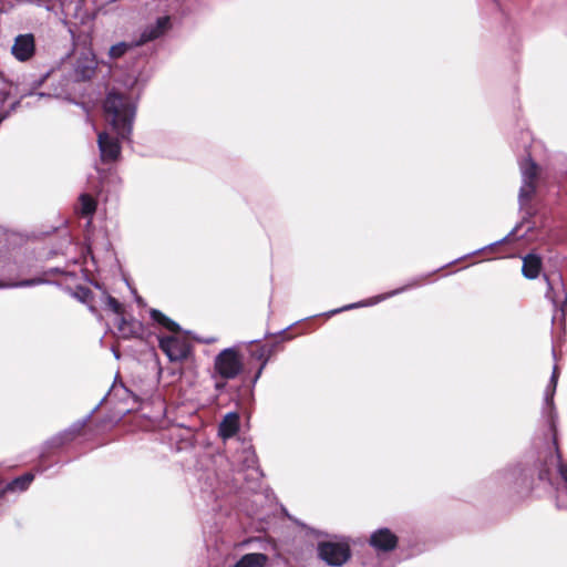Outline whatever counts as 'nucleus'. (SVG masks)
<instances>
[{"label": "nucleus", "mask_w": 567, "mask_h": 567, "mask_svg": "<svg viewBox=\"0 0 567 567\" xmlns=\"http://www.w3.org/2000/svg\"><path fill=\"white\" fill-rule=\"evenodd\" d=\"M109 308L116 315L122 312V305L112 296H107L106 298Z\"/></svg>", "instance_id": "obj_24"}, {"label": "nucleus", "mask_w": 567, "mask_h": 567, "mask_svg": "<svg viewBox=\"0 0 567 567\" xmlns=\"http://www.w3.org/2000/svg\"><path fill=\"white\" fill-rule=\"evenodd\" d=\"M35 52V40L32 33L19 34L16 37L11 48L12 55L21 62L30 60Z\"/></svg>", "instance_id": "obj_8"}, {"label": "nucleus", "mask_w": 567, "mask_h": 567, "mask_svg": "<svg viewBox=\"0 0 567 567\" xmlns=\"http://www.w3.org/2000/svg\"><path fill=\"white\" fill-rule=\"evenodd\" d=\"M103 107L112 133H99L97 145L102 162L110 163L116 161L121 155L120 141L131 137L136 103L131 96L111 91L105 97Z\"/></svg>", "instance_id": "obj_1"}, {"label": "nucleus", "mask_w": 567, "mask_h": 567, "mask_svg": "<svg viewBox=\"0 0 567 567\" xmlns=\"http://www.w3.org/2000/svg\"><path fill=\"white\" fill-rule=\"evenodd\" d=\"M118 331L124 338H130L134 334L133 324L128 323L124 318H121Z\"/></svg>", "instance_id": "obj_22"}, {"label": "nucleus", "mask_w": 567, "mask_h": 567, "mask_svg": "<svg viewBox=\"0 0 567 567\" xmlns=\"http://www.w3.org/2000/svg\"><path fill=\"white\" fill-rule=\"evenodd\" d=\"M171 29V18L168 16L159 17L155 23L148 24L142 31L140 39L134 41V45H143L147 42L161 38L165 32Z\"/></svg>", "instance_id": "obj_9"}, {"label": "nucleus", "mask_w": 567, "mask_h": 567, "mask_svg": "<svg viewBox=\"0 0 567 567\" xmlns=\"http://www.w3.org/2000/svg\"><path fill=\"white\" fill-rule=\"evenodd\" d=\"M258 360H261L264 362V360L266 358L269 359L270 357V351L269 350H266L265 348H261L259 351H257L255 354H254Z\"/></svg>", "instance_id": "obj_27"}, {"label": "nucleus", "mask_w": 567, "mask_h": 567, "mask_svg": "<svg viewBox=\"0 0 567 567\" xmlns=\"http://www.w3.org/2000/svg\"><path fill=\"white\" fill-rule=\"evenodd\" d=\"M150 315H151V318L153 319V321L157 322L165 329L173 331V332H177L179 330L178 323H176L174 320H172L171 318L165 316L159 310L151 309Z\"/></svg>", "instance_id": "obj_18"}, {"label": "nucleus", "mask_w": 567, "mask_h": 567, "mask_svg": "<svg viewBox=\"0 0 567 567\" xmlns=\"http://www.w3.org/2000/svg\"><path fill=\"white\" fill-rule=\"evenodd\" d=\"M316 551L318 559L329 567H342L352 558L350 539L347 537L320 540Z\"/></svg>", "instance_id": "obj_4"}, {"label": "nucleus", "mask_w": 567, "mask_h": 567, "mask_svg": "<svg viewBox=\"0 0 567 567\" xmlns=\"http://www.w3.org/2000/svg\"><path fill=\"white\" fill-rule=\"evenodd\" d=\"M400 545L396 534H370V545L379 553H388Z\"/></svg>", "instance_id": "obj_11"}, {"label": "nucleus", "mask_w": 567, "mask_h": 567, "mask_svg": "<svg viewBox=\"0 0 567 567\" xmlns=\"http://www.w3.org/2000/svg\"><path fill=\"white\" fill-rule=\"evenodd\" d=\"M545 280L547 282L546 298L550 299L553 303H556V298L554 295V288H553L551 281L547 276H545Z\"/></svg>", "instance_id": "obj_25"}, {"label": "nucleus", "mask_w": 567, "mask_h": 567, "mask_svg": "<svg viewBox=\"0 0 567 567\" xmlns=\"http://www.w3.org/2000/svg\"><path fill=\"white\" fill-rule=\"evenodd\" d=\"M558 382V371L557 367H554L550 380L548 385L546 386L545 394H544V405H543V417L546 420L547 425L549 430L553 432V442L555 445V454L550 455L549 457V464L551 466L557 467V471L564 481V487L558 491L557 495V506L563 507L567 506V504L564 503V497H567V464H565L561 461V455L558 450L557 445V412L554 404V395L556 392Z\"/></svg>", "instance_id": "obj_2"}, {"label": "nucleus", "mask_w": 567, "mask_h": 567, "mask_svg": "<svg viewBox=\"0 0 567 567\" xmlns=\"http://www.w3.org/2000/svg\"><path fill=\"white\" fill-rule=\"evenodd\" d=\"M269 557L262 553H249L243 555L233 567H266Z\"/></svg>", "instance_id": "obj_14"}, {"label": "nucleus", "mask_w": 567, "mask_h": 567, "mask_svg": "<svg viewBox=\"0 0 567 567\" xmlns=\"http://www.w3.org/2000/svg\"><path fill=\"white\" fill-rule=\"evenodd\" d=\"M114 357H115V359H118L120 354L116 351H114Z\"/></svg>", "instance_id": "obj_36"}, {"label": "nucleus", "mask_w": 567, "mask_h": 567, "mask_svg": "<svg viewBox=\"0 0 567 567\" xmlns=\"http://www.w3.org/2000/svg\"><path fill=\"white\" fill-rule=\"evenodd\" d=\"M421 285V281L420 280H412L411 282L406 284L405 286L401 287V288H398V289H394L392 291H389L386 293H381V295H378L375 297H372V298H369L367 300H362V301H359V302H354V303H349V305H346L341 308H338V309H333V310H330L328 312H326L324 315L328 316V317H331V316H334L337 313H340L342 311H348V310H352V309H357V308H362V307H370V306H374L381 301H384L391 297H394L401 292H404L411 288H414V287H417Z\"/></svg>", "instance_id": "obj_6"}, {"label": "nucleus", "mask_w": 567, "mask_h": 567, "mask_svg": "<svg viewBox=\"0 0 567 567\" xmlns=\"http://www.w3.org/2000/svg\"><path fill=\"white\" fill-rule=\"evenodd\" d=\"M18 104H19V102L13 103L11 109L14 110Z\"/></svg>", "instance_id": "obj_35"}, {"label": "nucleus", "mask_w": 567, "mask_h": 567, "mask_svg": "<svg viewBox=\"0 0 567 567\" xmlns=\"http://www.w3.org/2000/svg\"><path fill=\"white\" fill-rule=\"evenodd\" d=\"M374 532H382V533H385V532H390V529H388V528H378V529H375Z\"/></svg>", "instance_id": "obj_32"}, {"label": "nucleus", "mask_w": 567, "mask_h": 567, "mask_svg": "<svg viewBox=\"0 0 567 567\" xmlns=\"http://www.w3.org/2000/svg\"><path fill=\"white\" fill-rule=\"evenodd\" d=\"M244 369L243 361L235 348H226L220 351L214 360L215 389L221 392L225 389L227 380H233L240 374Z\"/></svg>", "instance_id": "obj_3"}, {"label": "nucleus", "mask_w": 567, "mask_h": 567, "mask_svg": "<svg viewBox=\"0 0 567 567\" xmlns=\"http://www.w3.org/2000/svg\"><path fill=\"white\" fill-rule=\"evenodd\" d=\"M424 534H404L399 538L400 546L409 550V556H414L425 550Z\"/></svg>", "instance_id": "obj_12"}, {"label": "nucleus", "mask_w": 567, "mask_h": 567, "mask_svg": "<svg viewBox=\"0 0 567 567\" xmlns=\"http://www.w3.org/2000/svg\"><path fill=\"white\" fill-rule=\"evenodd\" d=\"M267 363H268V358H266V359L264 360V362H261V365H260V368L258 369V371L256 372V375H255V378H254V380H252V382H254V383H256V382H257V380L260 378V375H261V373H262V370L265 369V367L267 365Z\"/></svg>", "instance_id": "obj_28"}, {"label": "nucleus", "mask_w": 567, "mask_h": 567, "mask_svg": "<svg viewBox=\"0 0 567 567\" xmlns=\"http://www.w3.org/2000/svg\"><path fill=\"white\" fill-rule=\"evenodd\" d=\"M522 173V186L519 188L518 200L520 206H525L535 193V181L538 174V167L528 156L519 163Z\"/></svg>", "instance_id": "obj_5"}, {"label": "nucleus", "mask_w": 567, "mask_h": 567, "mask_svg": "<svg viewBox=\"0 0 567 567\" xmlns=\"http://www.w3.org/2000/svg\"><path fill=\"white\" fill-rule=\"evenodd\" d=\"M547 464H548V461H546L545 463V466L543 468H540L539 471V480L540 481H550V474H549V468L547 467Z\"/></svg>", "instance_id": "obj_26"}, {"label": "nucleus", "mask_w": 567, "mask_h": 567, "mask_svg": "<svg viewBox=\"0 0 567 567\" xmlns=\"http://www.w3.org/2000/svg\"><path fill=\"white\" fill-rule=\"evenodd\" d=\"M506 238H507V237H505V238H503V239H501V240H497V241H495V243H492V244H489V245H488V247H492V246H495V245H497V244H499V243H503Z\"/></svg>", "instance_id": "obj_30"}, {"label": "nucleus", "mask_w": 567, "mask_h": 567, "mask_svg": "<svg viewBox=\"0 0 567 567\" xmlns=\"http://www.w3.org/2000/svg\"><path fill=\"white\" fill-rule=\"evenodd\" d=\"M297 525L303 529H307V532H316L315 529L312 528H307V526L303 524V523H300V522H296Z\"/></svg>", "instance_id": "obj_29"}, {"label": "nucleus", "mask_w": 567, "mask_h": 567, "mask_svg": "<svg viewBox=\"0 0 567 567\" xmlns=\"http://www.w3.org/2000/svg\"><path fill=\"white\" fill-rule=\"evenodd\" d=\"M565 303L567 305V290H566V296H565Z\"/></svg>", "instance_id": "obj_37"}, {"label": "nucleus", "mask_w": 567, "mask_h": 567, "mask_svg": "<svg viewBox=\"0 0 567 567\" xmlns=\"http://www.w3.org/2000/svg\"><path fill=\"white\" fill-rule=\"evenodd\" d=\"M96 60L93 53L84 52L75 61L74 72L80 80H90L96 70Z\"/></svg>", "instance_id": "obj_10"}, {"label": "nucleus", "mask_w": 567, "mask_h": 567, "mask_svg": "<svg viewBox=\"0 0 567 567\" xmlns=\"http://www.w3.org/2000/svg\"><path fill=\"white\" fill-rule=\"evenodd\" d=\"M48 75L42 76L39 81H37V86L41 85Z\"/></svg>", "instance_id": "obj_31"}, {"label": "nucleus", "mask_w": 567, "mask_h": 567, "mask_svg": "<svg viewBox=\"0 0 567 567\" xmlns=\"http://www.w3.org/2000/svg\"><path fill=\"white\" fill-rule=\"evenodd\" d=\"M159 348L173 362L185 360L190 352L189 343L185 339L174 336L159 338Z\"/></svg>", "instance_id": "obj_7"}, {"label": "nucleus", "mask_w": 567, "mask_h": 567, "mask_svg": "<svg viewBox=\"0 0 567 567\" xmlns=\"http://www.w3.org/2000/svg\"><path fill=\"white\" fill-rule=\"evenodd\" d=\"M43 282H45V281L41 278H33V279H27V280H22V281L9 285L8 287H31V286L41 285Z\"/></svg>", "instance_id": "obj_23"}, {"label": "nucleus", "mask_w": 567, "mask_h": 567, "mask_svg": "<svg viewBox=\"0 0 567 567\" xmlns=\"http://www.w3.org/2000/svg\"><path fill=\"white\" fill-rule=\"evenodd\" d=\"M239 427L238 415L234 412L227 413L219 424V435L223 439H229L236 434Z\"/></svg>", "instance_id": "obj_15"}, {"label": "nucleus", "mask_w": 567, "mask_h": 567, "mask_svg": "<svg viewBox=\"0 0 567 567\" xmlns=\"http://www.w3.org/2000/svg\"><path fill=\"white\" fill-rule=\"evenodd\" d=\"M80 213L83 216H92L96 209V202L94 198L87 194H82L80 196Z\"/></svg>", "instance_id": "obj_19"}, {"label": "nucleus", "mask_w": 567, "mask_h": 567, "mask_svg": "<svg viewBox=\"0 0 567 567\" xmlns=\"http://www.w3.org/2000/svg\"><path fill=\"white\" fill-rule=\"evenodd\" d=\"M38 95H39L40 97L49 96V94H44V93H39Z\"/></svg>", "instance_id": "obj_34"}, {"label": "nucleus", "mask_w": 567, "mask_h": 567, "mask_svg": "<svg viewBox=\"0 0 567 567\" xmlns=\"http://www.w3.org/2000/svg\"><path fill=\"white\" fill-rule=\"evenodd\" d=\"M134 42H118L114 45H112L109 50V55L111 59H120L130 49L135 48Z\"/></svg>", "instance_id": "obj_20"}, {"label": "nucleus", "mask_w": 567, "mask_h": 567, "mask_svg": "<svg viewBox=\"0 0 567 567\" xmlns=\"http://www.w3.org/2000/svg\"><path fill=\"white\" fill-rule=\"evenodd\" d=\"M540 267V258L534 254H529L523 259L522 274L527 279H535L539 275Z\"/></svg>", "instance_id": "obj_16"}, {"label": "nucleus", "mask_w": 567, "mask_h": 567, "mask_svg": "<svg viewBox=\"0 0 567 567\" xmlns=\"http://www.w3.org/2000/svg\"><path fill=\"white\" fill-rule=\"evenodd\" d=\"M240 461H243V466L248 468V470H256V465H257V456L255 454V452L252 451L251 446H248V447H245L243 450V458H240Z\"/></svg>", "instance_id": "obj_21"}, {"label": "nucleus", "mask_w": 567, "mask_h": 567, "mask_svg": "<svg viewBox=\"0 0 567 567\" xmlns=\"http://www.w3.org/2000/svg\"><path fill=\"white\" fill-rule=\"evenodd\" d=\"M86 419H83L81 421H78L73 423L68 430H65L63 433H60L59 435L51 439L49 442L51 446L59 447L63 445L64 443L73 440L85 426Z\"/></svg>", "instance_id": "obj_13"}, {"label": "nucleus", "mask_w": 567, "mask_h": 567, "mask_svg": "<svg viewBox=\"0 0 567 567\" xmlns=\"http://www.w3.org/2000/svg\"><path fill=\"white\" fill-rule=\"evenodd\" d=\"M33 477L34 476L32 474L28 473V474H24L22 476L14 478L10 483H8L4 488H2L0 491V497L7 492H23V491H25L30 486L31 482L33 481Z\"/></svg>", "instance_id": "obj_17"}, {"label": "nucleus", "mask_w": 567, "mask_h": 567, "mask_svg": "<svg viewBox=\"0 0 567 567\" xmlns=\"http://www.w3.org/2000/svg\"><path fill=\"white\" fill-rule=\"evenodd\" d=\"M558 279H559V282L561 284V286H564V282H563V277H561V275H558Z\"/></svg>", "instance_id": "obj_33"}]
</instances>
